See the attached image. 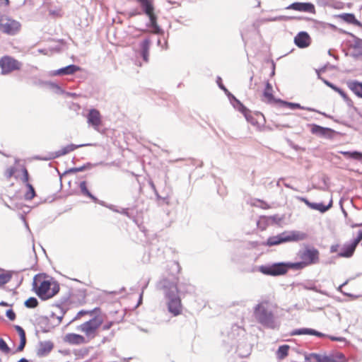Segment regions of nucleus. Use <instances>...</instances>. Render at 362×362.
<instances>
[{"instance_id": "obj_1", "label": "nucleus", "mask_w": 362, "mask_h": 362, "mask_svg": "<svg viewBox=\"0 0 362 362\" xmlns=\"http://www.w3.org/2000/svg\"><path fill=\"white\" fill-rule=\"evenodd\" d=\"M254 315L257 321L269 329L279 327L274 315V306L269 300H262L254 308Z\"/></svg>"}, {"instance_id": "obj_2", "label": "nucleus", "mask_w": 362, "mask_h": 362, "mask_svg": "<svg viewBox=\"0 0 362 362\" xmlns=\"http://www.w3.org/2000/svg\"><path fill=\"white\" fill-rule=\"evenodd\" d=\"M162 284L165 296L168 300V311L174 316L179 315L182 313V306L177 285L168 280H163Z\"/></svg>"}, {"instance_id": "obj_3", "label": "nucleus", "mask_w": 362, "mask_h": 362, "mask_svg": "<svg viewBox=\"0 0 362 362\" xmlns=\"http://www.w3.org/2000/svg\"><path fill=\"white\" fill-rule=\"evenodd\" d=\"M305 238L306 235L300 231L284 232L277 235L269 237L267 240V245L273 246L290 241L303 240Z\"/></svg>"}, {"instance_id": "obj_4", "label": "nucleus", "mask_w": 362, "mask_h": 362, "mask_svg": "<svg viewBox=\"0 0 362 362\" xmlns=\"http://www.w3.org/2000/svg\"><path fill=\"white\" fill-rule=\"evenodd\" d=\"M103 318L96 315L90 320L81 324L77 329L84 333L87 338L93 339L96 335L98 327L103 323Z\"/></svg>"}, {"instance_id": "obj_5", "label": "nucleus", "mask_w": 362, "mask_h": 362, "mask_svg": "<svg viewBox=\"0 0 362 362\" xmlns=\"http://www.w3.org/2000/svg\"><path fill=\"white\" fill-rule=\"evenodd\" d=\"M259 271L268 276H280L285 274L288 272V266L284 262L274 263L260 266Z\"/></svg>"}, {"instance_id": "obj_6", "label": "nucleus", "mask_w": 362, "mask_h": 362, "mask_svg": "<svg viewBox=\"0 0 362 362\" xmlns=\"http://www.w3.org/2000/svg\"><path fill=\"white\" fill-rule=\"evenodd\" d=\"M22 64L10 56H4L0 59L1 74L6 75L13 71L19 70Z\"/></svg>"}, {"instance_id": "obj_7", "label": "nucleus", "mask_w": 362, "mask_h": 362, "mask_svg": "<svg viewBox=\"0 0 362 362\" xmlns=\"http://www.w3.org/2000/svg\"><path fill=\"white\" fill-rule=\"evenodd\" d=\"M21 28V23L13 19L2 17L0 18V30L4 33L13 35Z\"/></svg>"}, {"instance_id": "obj_8", "label": "nucleus", "mask_w": 362, "mask_h": 362, "mask_svg": "<svg viewBox=\"0 0 362 362\" xmlns=\"http://www.w3.org/2000/svg\"><path fill=\"white\" fill-rule=\"evenodd\" d=\"M319 251L314 248H306L300 252L299 257L303 260L304 265L308 266L319 262Z\"/></svg>"}, {"instance_id": "obj_9", "label": "nucleus", "mask_w": 362, "mask_h": 362, "mask_svg": "<svg viewBox=\"0 0 362 362\" xmlns=\"http://www.w3.org/2000/svg\"><path fill=\"white\" fill-rule=\"evenodd\" d=\"M88 124L93 127L95 131H99L102 123V117L100 112L96 109H90L86 116Z\"/></svg>"}, {"instance_id": "obj_10", "label": "nucleus", "mask_w": 362, "mask_h": 362, "mask_svg": "<svg viewBox=\"0 0 362 362\" xmlns=\"http://www.w3.org/2000/svg\"><path fill=\"white\" fill-rule=\"evenodd\" d=\"M298 199L305 203L311 209L319 211L321 213H325L332 206V200L331 199L327 205H325L322 203H314L310 202L306 198L299 197Z\"/></svg>"}, {"instance_id": "obj_11", "label": "nucleus", "mask_w": 362, "mask_h": 362, "mask_svg": "<svg viewBox=\"0 0 362 362\" xmlns=\"http://www.w3.org/2000/svg\"><path fill=\"white\" fill-rule=\"evenodd\" d=\"M288 9H293L298 11L308 12L310 13H315V8L311 3L295 2L287 7Z\"/></svg>"}, {"instance_id": "obj_12", "label": "nucleus", "mask_w": 362, "mask_h": 362, "mask_svg": "<svg viewBox=\"0 0 362 362\" xmlns=\"http://www.w3.org/2000/svg\"><path fill=\"white\" fill-rule=\"evenodd\" d=\"M294 43L299 48H305L310 45V37L306 32L301 31L295 37Z\"/></svg>"}, {"instance_id": "obj_13", "label": "nucleus", "mask_w": 362, "mask_h": 362, "mask_svg": "<svg viewBox=\"0 0 362 362\" xmlns=\"http://www.w3.org/2000/svg\"><path fill=\"white\" fill-rule=\"evenodd\" d=\"M51 286V284L48 281H43L37 291V293L40 297H47L50 298L54 296L57 293V290L56 291H49V288Z\"/></svg>"}, {"instance_id": "obj_14", "label": "nucleus", "mask_w": 362, "mask_h": 362, "mask_svg": "<svg viewBox=\"0 0 362 362\" xmlns=\"http://www.w3.org/2000/svg\"><path fill=\"white\" fill-rule=\"evenodd\" d=\"M308 126L310 127V132L313 134L322 137L328 136H329V134L333 132V130L330 128L323 127L315 124H311Z\"/></svg>"}, {"instance_id": "obj_15", "label": "nucleus", "mask_w": 362, "mask_h": 362, "mask_svg": "<svg viewBox=\"0 0 362 362\" xmlns=\"http://www.w3.org/2000/svg\"><path fill=\"white\" fill-rule=\"evenodd\" d=\"M92 145L93 144H79V145H75V144H69V145L63 147L59 151L55 152L54 155L52 157H50L49 158L59 157V156L66 155V154L74 151L75 149H76L78 148L86 146H92Z\"/></svg>"}, {"instance_id": "obj_16", "label": "nucleus", "mask_w": 362, "mask_h": 362, "mask_svg": "<svg viewBox=\"0 0 362 362\" xmlns=\"http://www.w3.org/2000/svg\"><path fill=\"white\" fill-rule=\"evenodd\" d=\"M64 340L70 344L78 345L86 343V340L84 337L74 333L67 334L64 337Z\"/></svg>"}, {"instance_id": "obj_17", "label": "nucleus", "mask_w": 362, "mask_h": 362, "mask_svg": "<svg viewBox=\"0 0 362 362\" xmlns=\"http://www.w3.org/2000/svg\"><path fill=\"white\" fill-rule=\"evenodd\" d=\"M80 70V67L74 65V64H70L69 66H66L65 67L59 69L56 71H54L52 74L53 76L57 75H70L76 73V71Z\"/></svg>"}, {"instance_id": "obj_18", "label": "nucleus", "mask_w": 362, "mask_h": 362, "mask_svg": "<svg viewBox=\"0 0 362 362\" xmlns=\"http://www.w3.org/2000/svg\"><path fill=\"white\" fill-rule=\"evenodd\" d=\"M283 104L291 108V109H301V110H306L308 111H310V112H317L320 115H322L323 116H325V117H327V118H331V116L327 115L325 112H320L319 110H317L314 108H312V107H303V106H301L299 103H290V102H282Z\"/></svg>"}, {"instance_id": "obj_19", "label": "nucleus", "mask_w": 362, "mask_h": 362, "mask_svg": "<svg viewBox=\"0 0 362 362\" xmlns=\"http://www.w3.org/2000/svg\"><path fill=\"white\" fill-rule=\"evenodd\" d=\"M356 247V245L352 242L346 243L341 247V251L339 253V256L342 257H350L353 255Z\"/></svg>"}, {"instance_id": "obj_20", "label": "nucleus", "mask_w": 362, "mask_h": 362, "mask_svg": "<svg viewBox=\"0 0 362 362\" xmlns=\"http://www.w3.org/2000/svg\"><path fill=\"white\" fill-rule=\"evenodd\" d=\"M65 313L66 311L62 307H57V311L52 313L50 315V321L52 324H54V325H59L61 323Z\"/></svg>"}, {"instance_id": "obj_21", "label": "nucleus", "mask_w": 362, "mask_h": 362, "mask_svg": "<svg viewBox=\"0 0 362 362\" xmlns=\"http://www.w3.org/2000/svg\"><path fill=\"white\" fill-rule=\"evenodd\" d=\"M229 97L232 99H230V101L233 105V107L237 109L238 111H240V112H242L244 116L245 117L247 121H249V116H248V112H249V110L248 109L245 107L238 99H236L233 95H232L230 93L228 94Z\"/></svg>"}, {"instance_id": "obj_22", "label": "nucleus", "mask_w": 362, "mask_h": 362, "mask_svg": "<svg viewBox=\"0 0 362 362\" xmlns=\"http://www.w3.org/2000/svg\"><path fill=\"white\" fill-rule=\"evenodd\" d=\"M141 5L143 12L148 16L154 13V6L152 0H136Z\"/></svg>"}, {"instance_id": "obj_23", "label": "nucleus", "mask_w": 362, "mask_h": 362, "mask_svg": "<svg viewBox=\"0 0 362 362\" xmlns=\"http://www.w3.org/2000/svg\"><path fill=\"white\" fill-rule=\"evenodd\" d=\"M150 44L151 41L148 38L140 43L141 54L146 62L148 61Z\"/></svg>"}, {"instance_id": "obj_24", "label": "nucleus", "mask_w": 362, "mask_h": 362, "mask_svg": "<svg viewBox=\"0 0 362 362\" xmlns=\"http://www.w3.org/2000/svg\"><path fill=\"white\" fill-rule=\"evenodd\" d=\"M347 86L357 96L362 98V83L357 81H350L347 82Z\"/></svg>"}, {"instance_id": "obj_25", "label": "nucleus", "mask_w": 362, "mask_h": 362, "mask_svg": "<svg viewBox=\"0 0 362 362\" xmlns=\"http://www.w3.org/2000/svg\"><path fill=\"white\" fill-rule=\"evenodd\" d=\"M339 153L342 154L347 159H351L354 160L361 161L362 160V153L357 151H339Z\"/></svg>"}, {"instance_id": "obj_26", "label": "nucleus", "mask_w": 362, "mask_h": 362, "mask_svg": "<svg viewBox=\"0 0 362 362\" xmlns=\"http://www.w3.org/2000/svg\"><path fill=\"white\" fill-rule=\"evenodd\" d=\"M53 348V344L50 341L40 342L37 349L38 356H45L49 353Z\"/></svg>"}, {"instance_id": "obj_27", "label": "nucleus", "mask_w": 362, "mask_h": 362, "mask_svg": "<svg viewBox=\"0 0 362 362\" xmlns=\"http://www.w3.org/2000/svg\"><path fill=\"white\" fill-rule=\"evenodd\" d=\"M328 362H346V359L344 354L341 352L332 353L327 355Z\"/></svg>"}, {"instance_id": "obj_28", "label": "nucleus", "mask_w": 362, "mask_h": 362, "mask_svg": "<svg viewBox=\"0 0 362 362\" xmlns=\"http://www.w3.org/2000/svg\"><path fill=\"white\" fill-rule=\"evenodd\" d=\"M312 335H315L319 337H328L332 341H341V342H346V339L344 337H334L330 335H327L324 333L320 332L318 331H316L315 329H313Z\"/></svg>"}, {"instance_id": "obj_29", "label": "nucleus", "mask_w": 362, "mask_h": 362, "mask_svg": "<svg viewBox=\"0 0 362 362\" xmlns=\"http://www.w3.org/2000/svg\"><path fill=\"white\" fill-rule=\"evenodd\" d=\"M341 18L346 22L356 25H361L360 21H358L355 16L352 13H344L341 15Z\"/></svg>"}, {"instance_id": "obj_30", "label": "nucleus", "mask_w": 362, "mask_h": 362, "mask_svg": "<svg viewBox=\"0 0 362 362\" xmlns=\"http://www.w3.org/2000/svg\"><path fill=\"white\" fill-rule=\"evenodd\" d=\"M310 358H313L317 362H328L327 355H322L319 354L312 353L309 355H305V359L308 361Z\"/></svg>"}, {"instance_id": "obj_31", "label": "nucleus", "mask_w": 362, "mask_h": 362, "mask_svg": "<svg viewBox=\"0 0 362 362\" xmlns=\"http://www.w3.org/2000/svg\"><path fill=\"white\" fill-rule=\"evenodd\" d=\"M80 189L83 194L90 197L92 200H93L95 202H97V198L94 197L88 189L86 181H82L80 182L79 185Z\"/></svg>"}, {"instance_id": "obj_32", "label": "nucleus", "mask_w": 362, "mask_h": 362, "mask_svg": "<svg viewBox=\"0 0 362 362\" xmlns=\"http://www.w3.org/2000/svg\"><path fill=\"white\" fill-rule=\"evenodd\" d=\"M149 18V24L148 26L152 27L154 29L155 33H158L160 32V28L157 24V18L154 13L148 16Z\"/></svg>"}, {"instance_id": "obj_33", "label": "nucleus", "mask_w": 362, "mask_h": 362, "mask_svg": "<svg viewBox=\"0 0 362 362\" xmlns=\"http://www.w3.org/2000/svg\"><path fill=\"white\" fill-rule=\"evenodd\" d=\"M26 187L27 192L24 194V198L25 200L30 201L35 197V191L31 184H28Z\"/></svg>"}, {"instance_id": "obj_34", "label": "nucleus", "mask_w": 362, "mask_h": 362, "mask_svg": "<svg viewBox=\"0 0 362 362\" xmlns=\"http://www.w3.org/2000/svg\"><path fill=\"white\" fill-rule=\"evenodd\" d=\"M289 346L288 345L280 346L277 350V357L283 359L288 356Z\"/></svg>"}, {"instance_id": "obj_35", "label": "nucleus", "mask_w": 362, "mask_h": 362, "mask_svg": "<svg viewBox=\"0 0 362 362\" xmlns=\"http://www.w3.org/2000/svg\"><path fill=\"white\" fill-rule=\"evenodd\" d=\"M12 277L11 272H6L4 273H0V286H4L10 281Z\"/></svg>"}, {"instance_id": "obj_36", "label": "nucleus", "mask_w": 362, "mask_h": 362, "mask_svg": "<svg viewBox=\"0 0 362 362\" xmlns=\"http://www.w3.org/2000/svg\"><path fill=\"white\" fill-rule=\"evenodd\" d=\"M291 17L286 16H269L264 18L262 21L264 22H273V21H287L290 19Z\"/></svg>"}, {"instance_id": "obj_37", "label": "nucleus", "mask_w": 362, "mask_h": 362, "mask_svg": "<svg viewBox=\"0 0 362 362\" xmlns=\"http://www.w3.org/2000/svg\"><path fill=\"white\" fill-rule=\"evenodd\" d=\"M264 95L269 101L272 100L274 98L272 94V86L269 82L266 83V86L264 90Z\"/></svg>"}, {"instance_id": "obj_38", "label": "nucleus", "mask_w": 362, "mask_h": 362, "mask_svg": "<svg viewBox=\"0 0 362 362\" xmlns=\"http://www.w3.org/2000/svg\"><path fill=\"white\" fill-rule=\"evenodd\" d=\"M313 329L310 328H301L293 330L291 332V335H302V334H310L312 335Z\"/></svg>"}, {"instance_id": "obj_39", "label": "nucleus", "mask_w": 362, "mask_h": 362, "mask_svg": "<svg viewBox=\"0 0 362 362\" xmlns=\"http://www.w3.org/2000/svg\"><path fill=\"white\" fill-rule=\"evenodd\" d=\"M25 306L29 308H34L37 307L38 302L37 300L34 297L29 298L25 302Z\"/></svg>"}, {"instance_id": "obj_40", "label": "nucleus", "mask_w": 362, "mask_h": 362, "mask_svg": "<svg viewBox=\"0 0 362 362\" xmlns=\"http://www.w3.org/2000/svg\"><path fill=\"white\" fill-rule=\"evenodd\" d=\"M286 264L288 266V269L290 268L299 269H302V268L306 267V265H304L303 260H301V262H300L286 263Z\"/></svg>"}, {"instance_id": "obj_41", "label": "nucleus", "mask_w": 362, "mask_h": 362, "mask_svg": "<svg viewBox=\"0 0 362 362\" xmlns=\"http://www.w3.org/2000/svg\"><path fill=\"white\" fill-rule=\"evenodd\" d=\"M22 173H23V177L21 178L23 182L25 185V186H27L28 184H30L28 180H29V175H28V172L26 169L25 167H23L22 168Z\"/></svg>"}, {"instance_id": "obj_42", "label": "nucleus", "mask_w": 362, "mask_h": 362, "mask_svg": "<svg viewBox=\"0 0 362 362\" xmlns=\"http://www.w3.org/2000/svg\"><path fill=\"white\" fill-rule=\"evenodd\" d=\"M0 349L5 353H8L10 351V349L5 342V341L0 338Z\"/></svg>"}, {"instance_id": "obj_43", "label": "nucleus", "mask_w": 362, "mask_h": 362, "mask_svg": "<svg viewBox=\"0 0 362 362\" xmlns=\"http://www.w3.org/2000/svg\"><path fill=\"white\" fill-rule=\"evenodd\" d=\"M16 172V168L14 167H10L6 169L5 172V176L7 179H10L12 176L14 175Z\"/></svg>"}, {"instance_id": "obj_44", "label": "nucleus", "mask_w": 362, "mask_h": 362, "mask_svg": "<svg viewBox=\"0 0 362 362\" xmlns=\"http://www.w3.org/2000/svg\"><path fill=\"white\" fill-rule=\"evenodd\" d=\"M99 310H100L99 308H95V309H93L92 310H81V311H79L78 313L77 317L81 316V315H83L85 314L93 315V313H95Z\"/></svg>"}, {"instance_id": "obj_45", "label": "nucleus", "mask_w": 362, "mask_h": 362, "mask_svg": "<svg viewBox=\"0 0 362 362\" xmlns=\"http://www.w3.org/2000/svg\"><path fill=\"white\" fill-rule=\"evenodd\" d=\"M21 341H20V344L18 345V348H17V351H21L23 350L25 346V343H26V338L25 337H23V338H20Z\"/></svg>"}, {"instance_id": "obj_46", "label": "nucleus", "mask_w": 362, "mask_h": 362, "mask_svg": "<svg viewBox=\"0 0 362 362\" xmlns=\"http://www.w3.org/2000/svg\"><path fill=\"white\" fill-rule=\"evenodd\" d=\"M6 317L10 320H14L16 319V314L15 313L13 312V310L11 309H9L6 311Z\"/></svg>"}, {"instance_id": "obj_47", "label": "nucleus", "mask_w": 362, "mask_h": 362, "mask_svg": "<svg viewBox=\"0 0 362 362\" xmlns=\"http://www.w3.org/2000/svg\"><path fill=\"white\" fill-rule=\"evenodd\" d=\"M15 328H16V331L18 332V334L20 336V338L25 337V331H24V329L21 326L16 325Z\"/></svg>"}, {"instance_id": "obj_48", "label": "nucleus", "mask_w": 362, "mask_h": 362, "mask_svg": "<svg viewBox=\"0 0 362 362\" xmlns=\"http://www.w3.org/2000/svg\"><path fill=\"white\" fill-rule=\"evenodd\" d=\"M361 240H362V229L358 230L357 237L352 241V243H354L357 246V245L360 243V241Z\"/></svg>"}, {"instance_id": "obj_49", "label": "nucleus", "mask_w": 362, "mask_h": 362, "mask_svg": "<svg viewBox=\"0 0 362 362\" xmlns=\"http://www.w3.org/2000/svg\"><path fill=\"white\" fill-rule=\"evenodd\" d=\"M324 83L329 87H330L331 88H332L334 90H336L337 89L338 87H337L336 86H334V84H332V83L329 82L327 80H323Z\"/></svg>"}, {"instance_id": "obj_50", "label": "nucleus", "mask_w": 362, "mask_h": 362, "mask_svg": "<svg viewBox=\"0 0 362 362\" xmlns=\"http://www.w3.org/2000/svg\"><path fill=\"white\" fill-rule=\"evenodd\" d=\"M304 288L305 289H308V290H313V291H315L316 292H318V290H317V288H316L315 286H307V285H305Z\"/></svg>"}, {"instance_id": "obj_51", "label": "nucleus", "mask_w": 362, "mask_h": 362, "mask_svg": "<svg viewBox=\"0 0 362 362\" xmlns=\"http://www.w3.org/2000/svg\"><path fill=\"white\" fill-rule=\"evenodd\" d=\"M221 81V78L220 77H218V79H217V83L218 84V86L222 89L225 92H228V90L224 87V86L223 84H221V83H220L219 81Z\"/></svg>"}, {"instance_id": "obj_52", "label": "nucleus", "mask_w": 362, "mask_h": 362, "mask_svg": "<svg viewBox=\"0 0 362 362\" xmlns=\"http://www.w3.org/2000/svg\"><path fill=\"white\" fill-rule=\"evenodd\" d=\"M335 91L339 93L344 98L346 97V93L341 88H337V89Z\"/></svg>"}, {"instance_id": "obj_53", "label": "nucleus", "mask_w": 362, "mask_h": 362, "mask_svg": "<svg viewBox=\"0 0 362 362\" xmlns=\"http://www.w3.org/2000/svg\"><path fill=\"white\" fill-rule=\"evenodd\" d=\"M112 325V322H108L103 325V328L104 330L109 329Z\"/></svg>"}, {"instance_id": "obj_54", "label": "nucleus", "mask_w": 362, "mask_h": 362, "mask_svg": "<svg viewBox=\"0 0 362 362\" xmlns=\"http://www.w3.org/2000/svg\"><path fill=\"white\" fill-rule=\"evenodd\" d=\"M141 12L138 11V10H134V11H132L130 13V15L132 16H137V15H141Z\"/></svg>"}, {"instance_id": "obj_55", "label": "nucleus", "mask_w": 362, "mask_h": 362, "mask_svg": "<svg viewBox=\"0 0 362 362\" xmlns=\"http://www.w3.org/2000/svg\"><path fill=\"white\" fill-rule=\"evenodd\" d=\"M83 169V167H81V168H72L71 170V171H72V172H79V171H81Z\"/></svg>"}, {"instance_id": "obj_56", "label": "nucleus", "mask_w": 362, "mask_h": 362, "mask_svg": "<svg viewBox=\"0 0 362 362\" xmlns=\"http://www.w3.org/2000/svg\"><path fill=\"white\" fill-rule=\"evenodd\" d=\"M337 245H332L330 248L331 252H335L337 251Z\"/></svg>"}, {"instance_id": "obj_57", "label": "nucleus", "mask_w": 362, "mask_h": 362, "mask_svg": "<svg viewBox=\"0 0 362 362\" xmlns=\"http://www.w3.org/2000/svg\"><path fill=\"white\" fill-rule=\"evenodd\" d=\"M0 305L1 306H8V304L4 301H1V302H0Z\"/></svg>"}, {"instance_id": "obj_58", "label": "nucleus", "mask_w": 362, "mask_h": 362, "mask_svg": "<svg viewBox=\"0 0 362 362\" xmlns=\"http://www.w3.org/2000/svg\"><path fill=\"white\" fill-rule=\"evenodd\" d=\"M362 226V223H356V224H353L351 226L352 228H356V227H358V226Z\"/></svg>"}, {"instance_id": "obj_59", "label": "nucleus", "mask_w": 362, "mask_h": 362, "mask_svg": "<svg viewBox=\"0 0 362 362\" xmlns=\"http://www.w3.org/2000/svg\"><path fill=\"white\" fill-rule=\"evenodd\" d=\"M18 362H29L26 358H22Z\"/></svg>"}, {"instance_id": "obj_60", "label": "nucleus", "mask_w": 362, "mask_h": 362, "mask_svg": "<svg viewBox=\"0 0 362 362\" xmlns=\"http://www.w3.org/2000/svg\"><path fill=\"white\" fill-rule=\"evenodd\" d=\"M57 290V292L59 291V286L57 285H54L52 291H56Z\"/></svg>"}, {"instance_id": "obj_61", "label": "nucleus", "mask_w": 362, "mask_h": 362, "mask_svg": "<svg viewBox=\"0 0 362 362\" xmlns=\"http://www.w3.org/2000/svg\"><path fill=\"white\" fill-rule=\"evenodd\" d=\"M255 202H259V203H260V204H265L263 201H262V200H260V199H256V200H255Z\"/></svg>"}, {"instance_id": "obj_62", "label": "nucleus", "mask_w": 362, "mask_h": 362, "mask_svg": "<svg viewBox=\"0 0 362 362\" xmlns=\"http://www.w3.org/2000/svg\"><path fill=\"white\" fill-rule=\"evenodd\" d=\"M38 52L40 53H42V54H46V52L43 49H39Z\"/></svg>"}, {"instance_id": "obj_63", "label": "nucleus", "mask_w": 362, "mask_h": 362, "mask_svg": "<svg viewBox=\"0 0 362 362\" xmlns=\"http://www.w3.org/2000/svg\"><path fill=\"white\" fill-rule=\"evenodd\" d=\"M342 211H343V214H344V216H346L347 215L346 211L344 209H342Z\"/></svg>"}, {"instance_id": "obj_64", "label": "nucleus", "mask_w": 362, "mask_h": 362, "mask_svg": "<svg viewBox=\"0 0 362 362\" xmlns=\"http://www.w3.org/2000/svg\"><path fill=\"white\" fill-rule=\"evenodd\" d=\"M285 186H286V187H288V188H291V186H290L289 185H288V184H285Z\"/></svg>"}]
</instances>
